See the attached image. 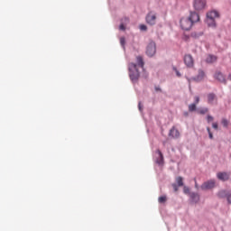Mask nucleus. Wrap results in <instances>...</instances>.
Wrapping results in <instances>:
<instances>
[{"label":"nucleus","mask_w":231,"mask_h":231,"mask_svg":"<svg viewBox=\"0 0 231 231\" xmlns=\"http://www.w3.org/2000/svg\"><path fill=\"white\" fill-rule=\"evenodd\" d=\"M136 61L137 64L135 63H130L129 64V77L132 80V82H136V80H138V79H140V71H138V67L142 68L143 74V77H144V79H147V77H149V74H147V72H145V69H143V58H142V56H137L136 57Z\"/></svg>","instance_id":"f257e3e1"},{"label":"nucleus","mask_w":231,"mask_h":231,"mask_svg":"<svg viewBox=\"0 0 231 231\" xmlns=\"http://www.w3.org/2000/svg\"><path fill=\"white\" fill-rule=\"evenodd\" d=\"M196 23H199V14L196 12H190L189 17H183L180 19V24L181 30L185 32H189L196 24Z\"/></svg>","instance_id":"f03ea898"},{"label":"nucleus","mask_w":231,"mask_h":231,"mask_svg":"<svg viewBox=\"0 0 231 231\" xmlns=\"http://www.w3.org/2000/svg\"><path fill=\"white\" fill-rule=\"evenodd\" d=\"M193 8L197 12H201V10H205V8H207V0H194Z\"/></svg>","instance_id":"7ed1b4c3"},{"label":"nucleus","mask_w":231,"mask_h":231,"mask_svg":"<svg viewBox=\"0 0 231 231\" xmlns=\"http://www.w3.org/2000/svg\"><path fill=\"white\" fill-rule=\"evenodd\" d=\"M146 54L148 57H154V55H156V43L154 42H151L147 45Z\"/></svg>","instance_id":"20e7f679"},{"label":"nucleus","mask_w":231,"mask_h":231,"mask_svg":"<svg viewBox=\"0 0 231 231\" xmlns=\"http://www.w3.org/2000/svg\"><path fill=\"white\" fill-rule=\"evenodd\" d=\"M146 23H147V24H150L151 26L156 24V14L150 12L146 15Z\"/></svg>","instance_id":"39448f33"},{"label":"nucleus","mask_w":231,"mask_h":231,"mask_svg":"<svg viewBox=\"0 0 231 231\" xmlns=\"http://www.w3.org/2000/svg\"><path fill=\"white\" fill-rule=\"evenodd\" d=\"M216 187V181L215 180H208L204 182L200 189L201 190H210V189H214Z\"/></svg>","instance_id":"423d86ee"},{"label":"nucleus","mask_w":231,"mask_h":231,"mask_svg":"<svg viewBox=\"0 0 231 231\" xmlns=\"http://www.w3.org/2000/svg\"><path fill=\"white\" fill-rule=\"evenodd\" d=\"M184 63L188 68H193L194 67V58H192V55L186 54L184 56Z\"/></svg>","instance_id":"0eeeda50"},{"label":"nucleus","mask_w":231,"mask_h":231,"mask_svg":"<svg viewBox=\"0 0 231 231\" xmlns=\"http://www.w3.org/2000/svg\"><path fill=\"white\" fill-rule=\"evenodd\" d=\"M217 178H218L221 181H227V180H230V173L218 172L217 174Z\"/></svg>","instance_id":"6e6552de"},{"label":"nucleus","mask_w":231,"mask_h":231,"mask_svg":"<svg viewBox=\"0 0 231 231\" xmlns=\"http://www.w3.org/2000/svg\"><path fill=\"white\" fill-rule=\"evenodd\" d=\"M214 102H217V97L214 93L208 94V104H210L211 106L214 104Z\"/></svg>","instance_id":"1a4fd4ad"},{"label":"nucleus","mask_w":231,"mask_h":231,"mask_svg":"<svg viewBox=\"0 0 231 231\" xmlns=\"http://www.w3.org/2000/svg\"><path fill=\"white\" fill-rule=\"evenodd\" d=\"M219 13L217 11H210L207 14V18L212 21V19H217Z\"/></svg>","instance_id":"9d476101"},{"label":"nucleus","mask_w":231,"mask_h":231,"mask_svg":"<svg viewBox=\"0 0 231 231\" xmlns=\"http://www.w3.org/2000/svg\"><path fill=\"white\" fill-rule=\"evenodd\" d=\"M204 79H205V71H203L202 69H199L198 76L195 77L193 80H195V82H201V80H203Z\"/></svg>","instance_id":"9b49d317"},{"label":"nucleus","mask_w":231,"mask_h":231,"mask_svg":"<svg viewBox=\"0 0 231 231\" xmlns=\"http://www.w3.org/2000/svg\"><path fill=\"white\" fill-rule=\"evenodd\" d=\"M217 60V56H216V55L209 54L206 58V62L208 64H214V62H216Z\"/></svg>","instance_id":"f8f14e48"},{"label":"nucleus","mask_w":231,"mask_h":231,"mask_svg":"<svg viewBox=\"0 0 231 231\" xmlns=\"http://www.w3.org/2000/svg\"><path fill=\"white\" fill-rule=\"evenodd\" d=\"M215 79L219 82H223L224 84H226V79H225V76L221 72H217L215 74Z\"/></svg>","instance_id":"ddd939ff"},{"label":"nucleus","mask_w":231,"mask_h":231,"mask_svg":"<svg viewBox=\"0 0 231 231\" xmlns=\"http://www.w3.org/2000/svg\"><path fill=\"white\" fill-rule=\"evenodd\" d=\"M170 136H171L172 138H180V131H178V129H176L174 126L170 130Z\"/></svg>","instance_id":"4468645a"},{"label":"nucleus","mask_w":231,"mask_h":231,"mask_svg":"<svg viewBox=\"0 0 231 231\" xmlns=\"http://www.w3.org/2000/svg\"><path fill=\"white\" fill-rule=\"evenodd\" d=\"M157 154H159V158L157 159L156 162L158 165H163V153H162V151L157 150Z\"/></svg>","instance_id":"2eb2a0df"},{"label":"nucleus","mask_w":231,"mask_h":231,"mask_svg":"<svg viewBox=\"0 0 231 231\" xmlns=\"http://www.w3.org/2000/svg\"><path fill=\"white\" fill-rule=\"evenodd\" d=\"M190 199L193 201V203H198L199 201V194L190 193Z\"/></svg>","instance_id":"dca6fc26"},{"label":"nucleus","mask_w":231,"mask_h":231,"mask_svg":"<svg viewBox=\"0 0 231 231\" xmlns=\"http://www.w3.org/2000/svg\"><path fill=\"white\" fill-rule=\"evenodd\" d=\"M197 113H198L199 115H207V113H208V108H207V107L199 108V109L197 110Z\"/></svg>","instance_id":"f3484780"},{"label":"nucleus","mask_w":231,"mask_h":231,"mask_svg":"<svg viewBox=\"0 0 231 231\" xmlns=\"http://www.w3.org/2000/svg\"><path fill=\"white\" fill-rule=\"evenodd\" d=\"M207 24L211 27H216V19L210 20V18H207Z\"/></svg>","instance_id":"a211bd4d"},{"label":"nucleus","mask_w":231,"mask_h":231,"mask_svg":"<svg viewBox=\"0 0 231 231\" xmlns=\"http://www.w3.org/2000/svg\"><path fill=\"white\" fill-rule=\"evenodd\" d=\"M176 183L178 187H183V178L182 177H177L176 178Z\"/></svg>","instance_id":"6ab92c4d"},{"label":"nucleus","mask_w":231,"mask_h":231,"mask_svg":"<svg viewBox=\"0 0 231 231\" xmlns=\"http://www.w3.org/2000/svg\"><path fill=\"white\" fill-rule=\"evenodd\" d=\"M196 109H197L196 104L192 103V104L189 105V113L196 111Z\"/></svg>","instance_id":"aec40b11"},{"label":"nucleus","mask_w":231,"mask_h":231,"mask_svg":"<svg viewBox=\"0 0 231 231\" xmlns=\"http://www.w3.org/2000/svg\"><path fill=\"white\" fill-rule=\"evenodd\" d=\"M159 203H165L167 201V196H162L158 199Z\"/></svg>","instance_id":"412c9836"},{"label":"nucleus","mask_w":231,"mask_h":231,"mask_svg":"<svg viewBox=\"0 0 231 231\" xmlns=\"http://www.w3.org/2000/svg\"><path fill=\"white\" fill-rule=\"evenodd\" d=\"M221 124H222V125H223L224 127H228V120H227V119L223 118V119L221 120Z\"/></svg>","instance_id":"4be33fe9"},{"label":"nucleus","mask_w":231,"mask_h":231,"mask_svg":"<svg viewBox=\"0 0 231 231\" xmlns=\"http://www.w3.org/2000/svg\"><path fill=\"white\" fill-rule=\"evenodd\" d=\"M218 198H226V191H225V190L219 191Z\"/></svg>","instance_id":"5701e85b"},{"label":"nucleus","mask_w":231,"mask_h":231,"mask_svg":"<svg viewBox=\"0 0 231 231\" xmlns=\"http://www.w3.org/2000/svg\"><path fill=\"white\" fill-rule=\"evenodd\" d=\"M183 192H184V194H190V189L187 186H184Z\"/></svg>","instance_id":"b1692460"},{"label":"nucleus","mask_w":231,"mask_h":231,"mask_svg":"<svg viewBox=\"0 0 231 231\" xmlns=\"http://www.w3.org/2000/svg\"><path fill=\"white\" fill-rule=\"evenodd\" d=\"M140 30H142V32H146V30H147V25H145V24L140 25Z\"/></svg>","instance_id":"393cba45"},{"label":"nucleus","mask_w":231,"mask_h":231,"mask_svg":"<svg viewBox=\"0 0 231 231\" xmlns=\"http://www.w3.org/2000/svg\"><path fill=\"white\" fill-rule=\"evenodd\" d=\"M207 120H208V124H210V122L214 121V117L212 116H208Z\"/></svg>","instance_id":"a878e982"},{"label":"nucleus","mask_w":231,"mask_h":231,"mask_svg":"<svg viewBox=\"0 0 231 231\" xmlns=\"http://www.w3.org/2000/svg\"><path fill=\"white\" fill-rule=\"evenodd\" d=\"M227 202L231 205V193L226 195Z\"/></svg>","instance_id":"bb28decb"},{"label":"nucleus","mask_w":231,"mask_h":231,"mask_svg":"<svg viewBox=\"0 0 231 231\" xmlns=\"http://www.w3.org/2000/svg\"><path fill=\"white\" fill-rule=\"evenodd\" d=\"M193 104H196V106H198V104H199V97L196 96L195 97V103Z\"/></svg>","instance_id":"cd10ccee"},{"label":"nucleus","mask_w":231,"mask_h":231,"mask_svg":"<svg viewBox=\"0 0 231 231\" xmlns=\"http://www.w3.org/2000/svg\"><path fill=\"white\" fill-rule=\"evenodd\" d=\"M172 188H173L175 192H178V184L173 183Z\"/></svg>","instance_id":"c85d7f7f"},{"label":"nucleus","mask_w":231,"mask_h":231,"mask_svg":"<svg viewBox=\"0 0 231 231\" xmlns=\"http://www.w3.org/2000/svg\"><path fill=\"white\" fill-rule=\"evenodd\" d=\"M139 111H143V106H142V102L138 104Z\"/></svg>","instance_id":"c756f323"},{"label":"nucleus","mask_w":231,"mask_h":231,"mask_svg":"<svg viewBox=\"0 0 231 231\" xmlns=\"http://www.w3.org/2000/svg\"><path fill=\"white\" fill-rule=\"evenodd\" d=\"M120 42L124 46L125 44V38H121Z\"/></svg>","instance_id":"7c9ffc66"},{"label":"nucleus","mask_w":231,"mask_h":231,"mask_svg":"<svg viewBox=\"0 0 231 231\" xmlns=\"http://www.w3.org/2000/svg\"><path fill=\"white\" fill-rule=\"evenodd\" d=\"M212 127H213V129H217V127H218L217 123H213Z\"/></svg>","instance_id":"2f4dec72"},{"label":"nucleus","mask_w":231,"mask_h":231,"mask_svg":"<svg viewBox=\"0 0 231 231\" xmlns=\"http://www.w3.org/2000/svg\"><path fill=\"white\" fill-rule=\"evenodd\" d=\"M119 30H125V26L124 25V23H121V25L119 26Z\"/></svg>","instance_id":"473e14b6"},{"label":"nucleus","mask_w":231,"mask_h":231,"mask_svg":"<svg viewBox=\"0 0 231 231\" xmlns=\"http://www.w3.org/2000/svg\"><path fill=\"white\" fill-rule=\"evenodd\" d=\"M208 136H209L210 140L214 139V134H212V132H209Z\"/></svg>","instance_id":"72a5a7b5"},{"label":"nucleus","mask_w":231,"mask_h":231,"mask_svg":"<svg viewBox=\"0 0 231 231\" xmlns=\"http://www.w3.org/2000/svg\"><path fill=\"white\" fill-rule=\"evenodd\" d=\"M177 77H181V74H180V71L176 70Z\"/></svg>","instance_id":"f704fd0d"},{"label":"nucleus","mask_w":231,"mask_h":231,"mask_svg":"<svg viewBox=\"0 0 231 231\" xmlns=\"http://www.w3.org/2000/svg\"><path fill=\"white\" fill-rule=\"evenodd\" d=\"M155 90L156 91H162V89H160V88H158V87L155 88Z\"/></svg>","instance_id":"c9c22d12"},{"label":"nucleus","mask_w":231,"mask_h":231,"mask_svg":"<svg viewBox=\"0 0 231 231\" xmlns=\"http://www.w3.org/2000/svg\"><path fill=\"white\" fill-rule=\"evenodd\" d=\"M184 116H189V112H184Z\"/></svg>","instance_id":"e433bc0d"},{"label":"nucleus","mask_w":231,"mask_h":231,"mask_svg":"<svg viewBox=\"0 0 231 231\" xmlns=\"http://www.w3.org/2000/svg\"><path fill=\"white\" fill-rule=\"evenodd\" d=\"M207 131H208V134H210L211 133L210 132V127H207Z\"/></svg>","instance_id":"4c0bfd02"},{"label":"nucleus","mask_w":231,"mask_h":231,"mask_svg":"<svg viewBox=\"0 0 231 231\" xmlns=\"http://www.w3.org/2000/svg\"><path fill=\"white\" fill-rule=\"evenodd\" d=\"M195 188L198 189V182H196V179H195Z\"/></svg>","instance_id":"58836bf2"},{"label":"nucleus","mask_w":231,"mask_h":231,"mask_svg":"<svg viewBox=\"0 0 231 231\" xmlns=\"http://www.w3.org/2000/svg\"><path fill=\"white\" fill-rule=\"evenodd\" d=\"M228 80H231V74L228 75Z\"/></svg>","instance_id":"ea45409f"}]
</instances>
